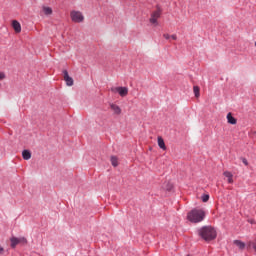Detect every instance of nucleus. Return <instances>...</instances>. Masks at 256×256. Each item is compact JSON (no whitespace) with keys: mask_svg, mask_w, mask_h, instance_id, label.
Instances as JSON below:
<instances>
[{"mask_svg":"<svg viewBox=\"0 0 256 256\" xmlns=\"http://www.w3.org/2000/svg\"><path fill=\"white\" fill-rule=\"evenodd\" d=\"M190 223H201L205 219V211L203 209H193L187 214Z\"/></svg>","mask_w":256,"mask_h":256,"instance_id":"f03ea898","label":"nucleus"},{"mask_svg":"<svg viewBox=\"0 0 256 256\" xmlns=\"http://www.w3.org/2000/svg\"><path fill=\"white\" fill-rule=\"evenodd\" d=\"M204 241H213L217 237V231L211 226H204L198 231Z\"/></svg>","mask_w":256,"mask_h":256,"instance_id":"f257e3e1","label":"nucleus"},{"mask_svg":"<svg viewBox=\"0 0 256 256\" xmlns=\"http://www.w3.org/2000/svg\"><path fill=\"white\" fill-rule=\"evenodd\" d=\"M63 75H64V81L66 82V85L68 87H73V78L69 76V72L67 70H63Z\"/></svg>","mask_w":256,"mask_h":256,"instance_id":"0eeeda50","label":"nucleus"},{"mask_svg":"<svg viewBox=\"0 0 256 256\" xmlns=\"http://www.w3.org/2000/svg\"><path fill=\"white\" fill-rule=\"evenodd\" d=\"M158 146L163 151H167V146L165 145V140H163V138L161 136L158 137Z\"/></svg>","mask_w":256,"mask_h":256,"instance_id":"f8f14e48","label":"nucleus"},{"mask_svg":"<svg viewBox=\"0 0 256 256\" xmlns=\"http://www.w3.org/2000/svg\"><path fill=\"white\" fill-rule=\"evenodd\" d=\"M233 243L236 245V247H238V249H239L240 251H244V250H245V247L247 246V245L245 244V242H243V241H241V240H234Z\"/></svg>","mask_w":256,"mask_h":256,"instance_id":"9d476101","label":"nucleus"},{"mask_svg":"<svg viewBox=\"0 0 256 256\" xmlns=\"http://www.w3.org/2000/svg\"><path fill=\"white\" fill-rule=\"evenodd\" d=\"M224 177H227L228 178V183H233V174L229 171H225L223 173Z\"/></svg>","mask_w":256,"mask_h":256,"instance_id":"2eb2a0df","label":"nucleus"},{"mask_svg":"<svg viewBox=\"0 0 256 256\" xmlns=\"http://www.w3.org/2000/svg\"><path fill=\"white\" fill-rule=\"evenodd\" d=\"M12 27H13L15 33H21V23H19V21L13 20Z\"/></svg>","mask_w":256,"mask_h":256,"instance_id":"1a4fd4ad","label":"nucleus"},{"mask_svg":"<svg viewBox=\"0 0 256 256\" xmlns=\"http://www.w3.org/2000/svg\"><path fill=\"white\" fill-rule=\"evenodd\" d=\"M164 39L169 40L171 38V35L169 34H163Z\"/></svg>","mask_w":256,"mask_h":256,"instance_id":"4be33fe9","label":"nucleus"},{"mask_svg":"<svg viewBox=\"0 0 256 256\" xmlns=\"http://www.w3.org/2000/svg\"><path fill=\"white\" fill-rule=\"evenodd\" d=\"M110 161L113 167H117L119 165V160L115 156H112Z\"/></svg>","mask_w":256,"mask_h":256,"instance_id":"dca6fc26","label":"nucleus"},{"mask_svg":"<svg viewBox=\"0 0 256 256\" xmlns=\"http://www.w3.org/2000/svg\"><path fill=\"white\" fill-rule=\"evenodd\" d=\"M110 91L112 93H118L120 97H127L129 95V88L127 87H112Z\"/></svg>","mask_w":256,"mask_h":256,"instance_id":"39448f33","label":"nucleus"},{"mask_svg":"<svg viewBox=\"0 0 256 256\" xmlns=\"http://www.w3.org/2000/svg\"><path fill=\"white\" fill-rule=\"evenodd\" d=\"M10 241H11L12 249H15L17 247V245H19V244L27 245V238H25V237H20V238L12 237L10 239Z\"/></svg>","mask_w":256,"mask_h":256,"instance_id":"423d86ee","label":"nucleus"},{"mask_svg":"<svg viewBox=\"0 0 256 256\" xmlns=\"http://www.w3.org/2000/svg\"><path fill=\"white\" fill-rule=\"evenodd\" d=\"M22 157L25 161H29V159H31V152L29 150H24L22 152Z\"/></svg>","mask_w":256,"mask_h":256,"instance_id":"4468645a","label":"nucleus"},{"mask_svg":"<svg viewBox=\"0 0 256 256\" xmlns=\"http://www.w3.org/2000/svg\"><path fill=\"white\" fill-rule=\"evenodd\" d=\"M170 39H173V41H177V34H173L170 36Z\"/></svg>","mask_w":256,"mask_h":256,"instance_id":"412c9836","label":"nucleus"},{"mask_svg":"<svg viewBox=\"0 0 256 256\" xmlns=\"http://www.w3.org/2000/svg\"><path fill=\"white\" fill-rule=\"evenodd\" d=\"M193 91H194V95H195V97L196 98H199L200 97V88H199V86H194L193 87Z\"/></svg>","mask_w":256,"mask_h":256,"instance_id":"f3484780","label":"nucleus"},{"mask_svg":"<svg viewBox=\"0 0 256 256\" xmlns=\"http://www.w3.org/2000/svg\"><path fill=\"white\" fill-rule=\"evenodd\" d=\"M161 8H157L155 11H153L151 13V16H150V19H149V22L151 23V25H155V27H157V25H159V19L161 18Z\"/></svg>","mask_w":256,"mask_h":256,"instance_id":"20e7f679","label":"nucleus"},{"mask_svg":"<svg viewBox=\"0 0 256 256\" xmlns=\"http://www.w3.org/2000/svg\"><path fill=\"white\" fill-rule=\"evenodd\" d=\"M202 201L203 203H207V201H209V194H205L202 196Z\"/></svg>","mask_w":256,"mask_h":256,"instance_id":"a211bd4d","label":"nucleus"},{"mask_svg":"<svg viewBox=\"0 0 256 256\" xmlns=\"http://www.w3.org/2000/svg\"><path fill=\"white\" fill-rule=\"evenodd\" d=\"M255 45H256V42H255Z\"/></svg>","mask_w":256,"mask_h":256,"instance_id":"b1692460","label":"nucleus"},{"mask_svg":"<svg viewBox=\"0 0 256 256\" xmlns=\"http://www.w3.org/2000/svg\"><path fill=\"white\" fill-rule=\"evenodd\" d=\"M241 159H242V163H244V165L247 167V165H249L247 158H241Z\"/></svg>","mask_w":256,"mask_h":256,"instance_id":"aec40b11","label":"nucleus"},{"mask_svg":"<svg viewBox=\"0 0 256 256\" xmlns=\"http://www.w3.org/2000/svg\"><path fill=\"white\" fill-rule=\"evenodd\" d=\"M110 109L113 111L114 115H121V107L117 104H110Z\"/></svg>","mask_w":256,"mask_h":256,"instance_id":"6e6552de","label":"nucleus"},{"mask_svg":"<svg viewBox=\"0 0 256 256\" xmlns=\"http://www.w3.org/2000/svg\"><path fill=\"white\" fill-rule=\"evenodd\" d=\"M5 72H0V81H3L5 79Z\"/></svg>","mask_w":256,"mask_h":256,"instance_id":"6ab92c4d","label":"nucleus"},{"mask_svg":"<svg viewBox=\"0 0 256 256\" xmlns=\"http://www.w3.org/2000/svg\"><path fill=\"white\" fill-rule=\"evenodd\" d=\"M42 11L44 15H53V8L49 6H43Z\"/></svg>","mask_w":256,"mask_h":256,"instance_id":"ddd939ff","label":"nucleus"},{"mask_svg":"<svg viewBox=\"0 0 256 256\" xmlns=\"http://www.w3.org/2000/svg\"><path fill=\"white\" fill-rule=\"evenodd\" d=\"M3 253H5V249L0 245V255H3Z\"/></svg>","mask_w":256,"mask_h":256,"instance_id":"5701e85b","label":"nucleus"},{"mask_svg":"<svg viewBox=\"0 0 256 256\" xmlns=\"http://www.w3.org/2000/svg\"><path fill=\"white\" fill-rule=\"evenodd\" d=\"M70 17L73 23H83V21H85V16H83L81 11L72 10L70 12Z\"/></svg>","mask_w":256,"mask_h":256,"instance_id":"7ed1b4c3","label":"nucleus"},{"mask_svg":"<svg viewBox=\"0 0 256 256\" xmlns=\"http://www.w3.org/2000/svg\"><path fill=\"white\" fill-rule=\"evenodd\" d=\"M226 118L230 125H237V119H235V117H233L231 112L227 114Z\"/></svg>","mask_w":256,"mask_h":256,"instance_id":"9b49d317","label":"nucleus"}]
</instances>
